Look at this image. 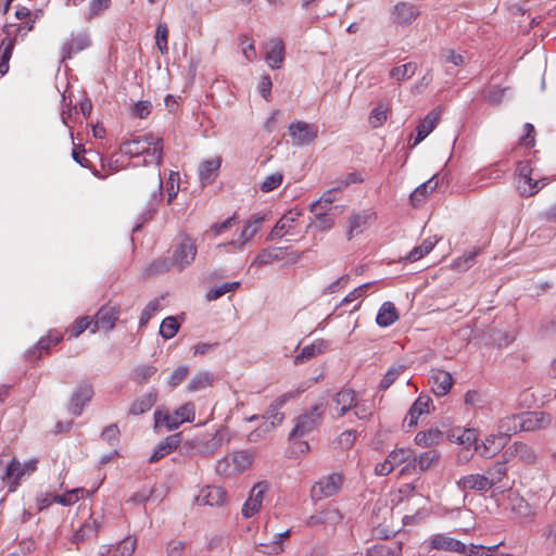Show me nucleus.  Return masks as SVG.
I'll return each mask as SVG.
<instances>
[{
  "label": "nucleus",
  "mask_w": 556,
  "mask_h": 556,
  "mask_svg": "<svg viewBox=\"0 0 556 556\" xmlns=\"http://www.w3.org/2000/svg\"><path fill=\"white\" fill-rule=\"evenodd\" d=\"M119 151L123 154L136 157L144 155L143 163L160 165L163 159V139L153 134H146L130 140L123 141Z\"/></svg>",
  "instance_id": "obj_1"
},
{
  "label": "nucleus",
  "mask_w": 556,
  "mask_h": 556,
  "mask_svg": "<svg viewBox=\"0 0 556 556\" xmlns=\"http://www.w3.org/2000/svg\"><path fill=\"white\" fill-rule=\"evenodd\" d=\"M138 192L143 199H147V206L140 214L141 223L134 227L138 231L140 227L151 220L157 212L159 204L163 199V184L159 170H152L147 177L138 181Z\"/></svg>",
  "instance_id": "obj_2"
},
{
  "label": "nucleus",
  "mask_w": 556,
  "mask_h": 556,
  "mask_svg": "<svg viewBox=\"0 0 556 556\" xmlns=\"http://www.w3.org/2000/svg\"><path fill=\"white\" fill-rule=\"evenodd\" d=\"M326 402L321 401L304 410L294 419V427L291 431L292 438H303L317 430L324 420Z\"/></svg>",
  "instance_id": "obj_3"
},
{
  "label": "nucleus",
  "mask_w": 556,
  "mask_h": 556,
  "mask_svg": "<svg viewBox=\"0 0 556 556\" xmlns=\"http://www.w3.org/2000/svg\"><path fill=\"white\" fill-rule=\"evenodd\" d=\"M195 416L194 405L186 403L177 408L174 414L155 410L154 419L156 426H165L168 430L177 429L185 421H193Z\"/></svg>",
  "instance_id": "obj_4"
},
{
  "label": "nucleus",
  "mask_w": 556,
  "mask_h": 556,
  "mask_svg": "<svg viewBox=\"0 0 556 556\" xmlns=\"http://www.w3.org/2000/svg\"><path fill=\"white\" fill-rule=\"evenodd\" d=\"M119 314L121 311L117 305L110 303L102 305L92 318L93 327L91 328V332L94 333L97 330H112L119 318Z\"/></svg>",
  "instance_id": "obj_5"
},
{
  "label": "nucleus",
  "mask_w": 556,
  "mask_h": 556,
  "mask_svg": "<svg viewBox=\"0 0 556 556\" xmlns=\"http://www.w3.org/2000/svg\"><path fill=\"white\" fill-rule=\"evenodd\" d=\"M21 27L14 25H5L3 31L7 37L1 41L0 45V74L5 75L9 72V61L12 56V52L15 45V39Z\"/></svg>",
  "instance_id": "obj_6"
},
{
  "label": "nucleus",
  "mask_w": 556,
  "mask_h": 556,
  "mask_svg": "<svg viewBox=\"0 0 556 556\" xmlns=\"http://www.w3.org/2000/svg\"><path fill=\"white\" fill-rule=\"evenodd\" d=\"M343 519L341 511L334 507H327L312 515L306 520L307 527L336 528Z\"/></svg>",
  "instance_id": "obj_7"
},
{
  "label": "nucleus",
  "mask_w": 556,
  "mask_h": 556,
  "mask_svg": "<svg viewBox=\"0 0 556 556\" xmlns=\"http://www.w3.org/2000/svg\"><path fill=\"white\" fill-rule=\"evenodd\" d=\"M343 483V477L340 473H331L323 479H320L314 486H313V495L319 500L321 497H330L334 494H337Z\"/></svg>",
  "instance_id": "obj_8"
},
{
  "label": "nucleus",
  "mask_w": 556,
  "mask_h": 556,
  "mask_svg": "<svg viewBox=\"0 0 556 556\" xmlns=\"http://www.w3.org/2000/svg\"><path fill=\"white\" fill-rule=\"evenodd\" d=\"M289 134L296 144H309L317 138L318 129L315 125L296 121L290 124Z\"/></svg>",
  "instance_id": "obj_9"
},
{
  "label": "nucleus",
  "mask_w": 556,
  "mask_h": 556,
  "mask_svg": "<svg viewBox=\"0 0 556 556\" xmlns=\"http://www.w3.org/2000/svg\"><path fill=\"white\" fill-rule=\"evenodd\" d=\"M92 396V386L89 382L79 383L71 397L70 412L75 416H79L83 413L84 406L91 401Z\"/></svg>",
  "instance_id": "obj_10"
},
{
  "label": "nucleus",
  "mask_w": 556,
  "mask_h": 556,
  "mask_svg": "<svg viewBox=\"0 0 556 556\" xmlns=\"http://www.w3.org/2000/svg\"><path fill=\"white\" fill-rule=\"evenodd\" d=\"M439 453L435 450L426 451L413 458L403 469L402 473L424 472L439 462Z\"/></svg>",
  "instance_id": "obj_11"
},
{
  "label": "nucleus",
  "mask_w": 556,
  "mask_h": 556,
  "mask_svg": "<svg viewBox=\"0 0 556 556\" xmlns=\"http://www.w3.org/2000/svg\"><path fill=\"white\" fill-rule=\"evenodd\" d=\"M519 426L523 431H535L549 426L552 419L549 414L544 412H528L519 415Z\"/></svg>",
  "instance_id": "obj_12"
},
{
  "label": "nucleus",
  "mask_w": 556,
  "mask_h": 556,
  "mask_svg": "<svg viewBox=\"0 0 556 556\" xmlns=\"http://www.w3.org/2000/svg\"><path fill=\"white\" fill-rule=\"evenodd\" d=\"M429 383L437 396H444L450 392L453 386V378L448 371L435 369L431 370Z\"/></svg>",
  "instance_id": "obj_13"
},
{
  "label": "nucleus",
  "mask_w": 556,
  "mask_h": 556,
  "mask_svg": "<svg viewBox=\"0 0 556 556\" xmlns=\"http://www.w3.org/2000/svg\"><path fill=\"white\" fill-rule=\"evenodd\" d=\"M456 484L458 489L463 492H488L490 489L488 486V478H484L482 473H469L460 477Z\"/></svg>",
  "instance_id": "obj_14"
},
{
  "label": "nucleus",
  "mask_w": 556,
  "mask_h": 556,
  "mask_svg": "<svg viewBox=\"0 0 556 556\" xmlns=\"http://www.w3.org/2000/svg\"><path fill=\"white\" fill-rule=\"evenodd\" d=\"M197 255V247L190 238H185L179 242L174 252V261L180 268L188 266L193 262Z\"/></svg>",
  "instance_id": "obj_15"
},
{
  "label": "nucleus",
  "mask_w": 556,
  "mask_h": 556,
  "mask_svg": "<svg viewBox=\"0 0 556 556\" xmlns=\"http://www.w3.org/2000/svg\"><path fill=\"white\" fill-rule=\"evenodd\" d=\"M285 43L280 38H273L267 43L265 60L273 70L280 68L285 61Z\"/></svg>",
  "instance_id": "obj_16"
},
{
  "label": "nucleus",
  "mask_w": 556,
  "mask_h": 556,
  "mask_svg": "<svg viewBox=\"0 0 556 556\" xmlns=\"http://www.w3.org/2000/svg\"><path fill=\"white\" fill-rule=\"evenodd\" d=\"M226 492L220 486L207 485L195 497L199 505L220 506L226 501Z\"/></svg>",
  "instance_id": "obj_17"
},
{
  "label": "nucleus",
  "mask_w": 556,
  "mask_h": 556,
  "mask_svg": "<svg viewBox=\"0 0 556 556\" xmlns=\"http://www.w3.org/2000/svg\"><path fill=\"white\" fill-rule=\"evenodd\" d=\"M90 46L89 35L86 33L72 34L71 39L62 47V60L71 59L73 54L78 53Z\"/></svg>",
  "instance_id": "obj_18"
},
{
  "label": "nucleus",
  "mask_w": 556,
  "mask_h": 556,
  "mask_svg": "<svg viewBox=\"0 0 556 556\" xmlns=\"http://www.w3.org/2000/svg\"><path fill=\"white\" fill-rule=\"evenodd\" d=\"M264 222V217L262 216H253L251 219L247 222L244 225L240 237L238 240H232L225 245H232L236 249L241 250L247 242H249L260 230L262 223Z\"/></svg>",
  "instance_id": "obj_19"
},
{
  "label": "nucleus",
  "mask_w": 556,
  "mask_h": 556,
  "mask_svg": "<svg viewBox=\"0 0 556 556\" xmlns=\"http://www.w3.org/2000/svg\"><path fill=\"white\" fill-rule=\"evenodd\" d=\"M300 215L301 212L296 210H290L276 223L267 239L275 240L277 238H282L293 227V223Z\"/></svg>",
  "instance_id": "obj_20"
},
{
  "label": "nucleus",
  "mask_w": 556,
  "mask_h": 556,
  "mask_svg": "<svg viewBox=\"0 0 556 556\" xmlns=\"http://www.w3.org/2000/svg\"><path fill=\"white\" fill-rule=\"evenodd\" d=\"M505 443V437L492 435L486 438L481 444L476 445L475 451L478 452L481 457L491 458L503 448Z\"/></svg>",
  "instance_id": "obj_21"
},
{
  "label": "nucleus",
  "mask_w": 556,
  "mask_h": 556,
  "mask_svg": "<svg viewBox=\"0 0 556 556\" xmlns=\"http://www.w3.org/2000/svg\"><path fill=\"white\" fill-rule=\"evenodd\" d=\"M440 113L437 110L430 111L416 128V136L413 146L420 143L437 126Z\"/></svg>",
  "instance_id": "obj_22"
},
{
  "label": "nucleus",
  "mask_w": 556,
  "mask_h": 556,
  "mask_svg": "<svg viewBox=\"0 0 556 556\" xmlns=\"http://www.w3.org/2000/svg\"><path fill=\"white\" fill-rule=\"evenodd\" d=\"M222 165V157L217 156L212 160L203 161L199 167V178L202 185L212 184L219 172Z\"/></svg>",
  "instance_id": "obj_23"
},
{
  "label": "nucleus",
  "mask_w": 556,
  "mask_h": 556,
  "mask_svg": "<svg viewBox=\"0 0 556 556\" xmlns=\"http://www.w3.org/2000/svg\"><path fill=\"white\" fill-rule=\"evenodd\" d=\"M429 544H430L431 548H433V549L454 552V553L464 552V543L463 542H460L456 539L446 536L444 534L433 535L430 539Z\"/></svg>",
  "instance_id": "obj_24"
},
{
  "label": "nucleus",
  "mask_w": 556,
  "mask_h": 556,
  "mask_svg": "<svg viewBox=\"0 0 556 556\" xmlns=\"http://www.w3.org/2000/svg\"><path fill=\"white\" fill-rule=\"evenodd\" d=\"M327 342L324 340H316L312 344L304 346L301 352L294 356V364L302 365L309 359L323 354L327 350Z\"/></svg>",
  "instance_id": "obj_25"
},
{
  "label": "nucleus",
  "mask_w": 556,
  "mask_h": 556,
  "mask_svg": "<svg viewBox=\"0 0 556 556\" xmlns=\"http://www.w3.org/2000/svg\"><path fill=\"white\" fill-rule=\"evenodd\" d=\"M181 442V433H175L165 439V441L161 442L154 453L150 456V463H156L170 452L175 451Z\"/></svg>",
  "instance_id": "obj_26"
},
{
  "label": "nucleus",
  "mask_w": 556,
  "mask_h": 556,
  "mask_svg": "<svg viewBox=\"0 0 556 556\" xmlns=\"http://www.w3.org/2000/svg\"><path fill=\"white\" fill-rule=\"evenodd\" d=\"M484 478H488V486L491 490L493 486L500 484L507 476L506 462L496 460L488 467L484 473Z\"/></svg>",
  "instance_id": "obj_27"
},
{
  "label": "nucleus",
  "mask_w": 556,
  "mask_h": 556,
  "mask_svg": "<svg viewBox=\"0 0 556 556\" xmlns=\"http://www.w3.org/2000/svg\"><path fill=\"white\" fill-rule=\"evenodd\" d=\"M399 317L400 315L395 305L392 302H384L378 311L376 323L380 327H389L393 325Z\"/></svg>",
  "instance_id": "obj_28"
},
{
  "label": "nucleus",
  "mask_w": 556,
  "mask_h": 556,
  "mask_svg": "<svg viewBox=\"0 0 556 556\" xmlns=\"http://www.w3.org/2000/svg\"><path fill=\"white\" fill-rule=\"evenodd\" d=\"M355 402V393L351 389H343L333 396L334 409L338 416H343L350 408L353 407Z\"/></svg>",
  "instance_id": "obj_29"
},
{
  "label": "nucleus",
  "mask_w": 556,
  "mask_h": 556,
  "mask_svg": "<svg viewBox=\"0 0 556 556\" xmlns=\"http://www.w3.org/2000/svg\"><path fill=\"white\" fill-rule=\"evenodd\" d=\"M366 556H402V542L377 544L367 551Z\"/></svg>",
  "instance_id": "obj_30"
},
{
  "label": "nucleus",
  "mask_w": 556,
  "mask_h": 556,
  "mask_svg": "<svg viewBox=\"0 0 556 556\" xmlns=\"http://www.w3.org/2000/svg\"><path fill=\"white\" fill-rule=\"evenodd\" d=\"M451 441L466 446L467 451L472 445H478L477 432L475 429H453L451 432Z\"/></svg>",
  "instance_id": "obj_31"
},
{
  "label": "nucleus",
  "mask_w": 556,
  "mask_h": 556,
  "mask_svg": "<svg viewBox=\"0 0 556 556\" xmlns=\"http://www.w3.org/2000/svg\"><path fill=\"white\" fill-rule=\"evenodd\" d=\"M394 14L396 23L407 25L419 15V12L413 4L402 2L395 5Z\"/></svg>",
  "instance_id": "obj_32"
},
{
  "label": "nucleus",
  "mask_w": 556,
  "mask_h": 556,
  "mask_svg": "<svg viewBox=\"0 0 556 556\" xmlns=\"http://www.w3.org/2000/svg\"><path fill=\"white\" fill-rule=\"evenodd\" d=\"M290 397V393L282 394L276 399L267 409L266 418L270 420L273 427L279 425L283 420L285 414L279 412V409L287 403Z\"/></svg>",
  "instance_id": "obj_33"
},
{
  "label": "nucleus",
  "mask_w": 556,
  "mask_h": 556,
  "mask_svg": "<svg viewBox=\"0 0 556 556\" xmlns=\"http://www.w3.org/2000/svg\"><path fill=\"white\" fill-rule=\"evenodd\" d=\"M509 450L515 457L526 464H533L536 460V452L527 443L515 442Z\"/></svg>",
  "instance_id": "obj_34"
},
{
  "label": "nucleus",
  "mask_w": 556,
  "mask_h": 556,
  "mask_svg": "<svg viewBox=\"0 0 556 556\" xmlns=\"http://www.w3.org/2000/svg\"><path fill=\"white\" fill-rule=\"evenodd\" d=\"M438 187V181L435 180V177L430 178L428 181L421 184L418 186L412 193H410V202L414 206L420 205L427 194L431 191H433Z\"/></svg>",
  "instance_id": "obj_35"
},
{
  "label": "nucleus",
  "mask_w": 556,
  "mask_h": 556,
  "mask_svg": "<svg viewBox=\"0 0 556 556\" xmlns=\"http://www.w3.org/2000/svg\"><path fill=\"white\" fill-rule=\"evenodd\" d=\"M443 438V433L438 428H430L428 431H420L415 437L417 445L429 447L437 445Z\"/></svg>",
  "instance_id": "obj_36"
},
{
  "label": "nucleus",
  "mask_w": 556,
  "mask_h": 556,
  "mask_svg": "<svg viewBox=\"0 0 556 556\" xmlns=\"http://www.w3.org/2000/svg\"><path fill=\"white\" fill-rule=\"evenodd\" d=\"M156 402V393L149 392L141 397L137 399L130 406L129 413L131 415H141L152 408Z\"/></svg>",
  "instance_id": "obj_37"
},
{
  "label": "nucleus",
  "mask_w": 556,
  "mask_h": 556,
  "mask_svg": "<svg viewBox=\"0 0 556 556\" xmlns=\"http://www.w3.org/2000/svg\"><path fill=\"white\" fill-rule=\"evenodd\" d=\"M438 241L439 240L435 236L425 239L422 243L418 247H415L405 258L412 263L420 260L432 251Z\"/></svg>",
  "instance_id": "obj_38"
},
{
  "label": "nucleus",
  "mask_w": 556,
  "mask_h": 556,
  "mask_svg": "<svg viewBox=\"0 0 556 556\" xmlns=\"http://www.w3.org/2000/svg\"><path fill=\"white\" fill-rule=\"evenodd\" d=\"M290 530H287L282 533H278L275 535L274 540L270 543H260L257 548L263 554L268 555H277L282 552V540L289 538Z\"/></svg>",
  "instance_id": "obj_39"
},
{
  "label": "nucleus",
  "mask_w": 556,
  "mask_h": 556,
  "mask_svg": "<svg viewBox=\"0 0 556 556\" xmlns=\"http://www.w3.org/2000/svg\"><path fill=\"white\" fill-rule=\"evenodd\" d=\"M136 538L127 536L109 549V554L110 556H131L136 549Z\"/></svg>",
  "instance_id": "obj_40"
},
{
  "label": "nucleus",
  "mask_w": 556,
  "mask_h": 556,
  "mask_svg": "<svg viewBox=\"0 0 556 556\" xmlns=\"http://www.w3.org/2000/svg\"><path fill=\"white\" fill-rule=\"evenodd\" d=\"M519 415H511L507 416L500 421V435L510 437L514 433H517V431L521 430V427L519 426Z\"/></svg>",
  "instance_id": "obj_41"
},
{
  "label": "nucleus",
  "mask_w": 556,
  "mask_h": 556,
  "mask_svg": "<svg viewBox=\"0 0 556 556\" xmlns=\"http://www.w3.org/2000/svg\"><path fill=\"white\" fill-rule=\"evenodd\" d=\"M100 525L96 519L85 522L73 535L74 541L80 542L89 539L91 536H96L98 533Z\"/></svg>",
  "instance_id": "obj_42"
},
{
  "label": "nucleus",
  "mask_w": 556,
  "mask_h": 556,
  "mask_svg": "<svg viewBox=\"0 0 556 556\" xmlns=\"http://www.w3.org/2000/svg\"><path fill=\"white\" fill-rule=\"evenodd\" d=\"M417 70V64L414 62H408L404 65L393 67L390 71V77L397 80H406L414 76Z\"/></svg>",
  "instance_id": "obj_43"
},
{
  "label": "nucleus",
  "mask_w": 556,
  "mask_h": 556,
  "mask_svg": "<svg viewBox=\"0 0 556 556\" xmlns=\"http://www.w3.org/2000/svg\"><path fill=\"white\" fill-rule=\"evenodd\" d=\"M253 462V453L250 451H240L232 455L233 470L242 472L250 467Z\"/></svg>",
  "instance_id": "obj_44"
},
{
  "label": "nucleus",
  "mask_w": 556,
  "mask_h": 556,
  "mask_svg": "<svg viewBox=\"0 0 556 556\" xmlns=\"http://www.w3.org/2000/svg\"><path fill=\"white\" fill-rule=\"evenodd\" d=\"M539 182L540 180L527 176L525 179H518L517 189L522 197H532L540 190Z\"/></svg>",
  "instance_id": "obj_45"
},
{
  "label": "nucleus",
  "mask_w": 556,
  "mask_h": 556,
  "mask_svg": "<svg viewBox=\"0 0 556 556\" xmlns=\"http://www.w3.org/2000/svg\"><path fill=\"white\" fill-rule=\"evenodd\" d=\"M337 210V207H329L328 211L317 210V212H312L316 218L315 227L319 230H328L333 225V217L331 211Z\"/></svg>",
  "instance_id": "obj_46"
},
{
  "label": "nucleus",
  "mask_w": 556,
  "mask_h": 556,
  "mask_svg": "<svg viewBox=\"0 0 556 556\" xmlns=\"http://www.w3.org/2000/svg\"><path fill=\"white\" fill-rule=\"evenodd\" d=\"M157 368L153 365H141L131 371V379L138 384L146 383L155 372Z\"/></svg>",
  "instance_id": "obj_47"
},
{
  "label": "nucleus",
  "mask_w": 556,
  "mask_h": 556,
  "mask_svg": "<svg viewBox=\"0 0 556 556\" xmlns=\"http://www.w3.org/2000/svg\"><path fill=\"white\" fill-rule=\"evenodd\" d=\"M478 249L465 252L462 256H459L453 262V268L459 271H465L469 269L473 265L475 258L478 255Z\"/></svg>",
  "instance_id": "obj_48"
},
{
  "label": "nucleus",
  "mask_w": 556,
  "mask_h": 556,
  "mask_svg": "<svg viewBox=\"0 0 556 556\" xmlns=\"http://www.w3.org/2000/svg\"><path fill=\"white\" fill-rule=\"evenodd\" d=\"M405 370V366L402 364H395L389 368L382 380L380 381L379 388L380 390L389 389L392 383L396 380V378L403 374Z\"/></svg>",
  "instance_id": "obj_49"
},
{
  "label": "nucleus",
  "mask_w": 556,
  "mask_h": 556,
  "mask_svg": "<svg viewBox=\"0 0 556 556\" xmlns=\"http://www.w3.org/2000/svg\"><path fill=\"white\" fill-rule=\"evenodd\" d=\"M52 333L50 332L47 337L41 338L36 346L26 353V357L29 361L39 359L42 351H49L51 348Z\"/></svg>",
  "instance_id": "obj_50"
},
{
  "label": "nucleus",
  "mask_w": 556,
  "mask_h": 556,
  "mask_svg": "<svg viewBox=\"0 0 556 556\" xmlns=\"http://www.w3.org/2000/svg\"><path fill=\"white\" fill-rule=\"evenodd\" d=\"M213 381V376L210 372H200L188 384V390L190 392H197L205 389L211 386Z\"/></svg>",
  "instance_id": "obj_51"
},
{
  "label": "nucleus",
  "mask_w": 556,
  "mask_h": 556,
  "mask_svg": "<svg viewBox=\"0 0 556 556\" xmlns=\"http://www.w3.org/2000/svg\"><path fill=\"white\" fill-rule=\"evenodd\" d=\"M179 330V324L175 317H166L160 326V333L164 339H172Z\"/></svg>",
  "instance_id": "obj_52"
},
{
  "label": "nucleus",
  "mask_w": 556,
  "mask_h": 556,
  "mask_svg": "<svg viewBox=\"0 0 556 556\" xmlns=\"http://www.w3.org/2000/svg\"><path fill=\"white\" fill-rule=\"evenodd\" d=\"M89 327H93V319L89 316H85L75 320L68 329L70 338L79 337Z\"/></svg>",
  "instance_id": "obj_53"
},
{
  "label": "nucleus",
  "mask_w": 556,
  "mask_h": 556,
  "mask_svg": "<svg viewBox=\"0 0 556 556\" xmlns=\"http://www.w3.org/2000/svg\"><path fill=\"white\" fill-rule=\"evenodd\" d=\"M167 39L168 28L166 24H159L155 31V43L161 54H166L168 52Z\"/></svg>",
  "instance_id": "obj_54"
},
{
  "label": "nucleus",
  "mask_w": 556,
  "mask_h": 556,
  "mask_svg": "<svg viewBox=\"0 0 556 556\" xmlns=\"http://www.w3.org/2000/svg\"><path fill=\"white\" fill-rule=\"evenodd\" d=\"M388 108L383 103H379L370 113L369 124L372 128L380 127L387 121Z\"/></svg>",
  "instance_id": "obj_55"
},
{
  "label": "nucleus",
  "mask_w": 556,
  "mask_h": 556,
  "mask_svg": "<svg viewBox=\"0 0 556 556\" xmlns=\"http://www.w3.org/2000/svg\"><path fill=\"white\" fill-rule=\"evenodd\" d=\"M283 181V175L280 172L273 173L267 176L260 186V189L268 193L275 189H277Z\"/></svg>",
  "instance_id": "obj_56"
},
{
  "label": "nucleus",
  "mask_w": 556,
  "mask_h": 556,
  "mask_svg": "<svg viewBox=\"0 0 556 556\" xmlns=\"http://www.w3.org/2000/svg\"><path fill=\"white\" fill-rule=\"evenodd\" d=\"M498 547V545H492V546H483V545H475L470 544L467 546L464 544V552H459L458 554L465 555V556H480L482 553L485 552L486 556H492V553Z\"/></svg>",
  "instance_id": "obj_57"
},
{
  "label": "nucleus",
  "mask_w": 556,
  "mask_h": 556,
  "mask_svg": "<svg viewBox=\"0 0 556 556\" xmlns=\"http://www.w3.org/2000/svg\"><path fill=\"white\" fill-rule=\"evenodd\" d=\"M412 457V451L408 448H397L392 451L387 459L392 465L393 468L400 466L401 464L407 462Z\"/></svg>",
  "instance_id": "obj_58"
},
{
  "label": "nucleus",
  "mask_w": 556,
  "mask_h": 556,
  "mask_svg": "<svg viewBox=\"0 0 556 556\" xmlns=\"http://www.w3.org/2000/svg\"><path fill=\"white\" fill-rule=\"evenodd\" d=\"M280 260V256L276 252L275 248H269L263 250L258 255L255 257L253 265L257 266H264L273 263L274 261Z\"/></svg>",
  "instance_id": "obj_59"
},
{
  "label": "nucleus",
  "mask_w": 556,
  "mask_h": 556,
  "mask_svg": "<svg viewBox=\"0 0 556 556\" xmlns=\"http://www.w3.org/2000/svg\"><path fill=\"white\" fill-rule=\"evenodd\" d=\"M25 470L23 465L16 460L12 459L10 464L7 467L5 475L9 479H14V485L18 484V481L22 479V477L25 475Z\"/></svg>",
  "instance_id": "obj_60"
},
{
  "label": "nucleus",
  "mask_w": 556,
  "mask_h": 556,
  "mask_svg": "<svg viewBox=\"0 0 556 556\" xmlns=\"http://www.w3.org/2000/svg\"><path fill=\"white\" fill-rule=\"evenodd\" d=\"M163 299V296H161L160 299H154L152 301H150L147 306L144 307V309L142 311L141 313V316H140V326H144L149 323L150 318L152 317V315L160 311L161 308V300Z\"/></svg>",
  "instance_id": "obj_61"
},
{
  "label": "nucleus",
  "mask_w": 556,
  "mask_h": 556,
  "mask_svg": "<svg viewBox=\"0 0 556 556\" xmlns=\"http://www.w3.org/2000/svg\"><path fill=\"white\" fill-rule=\"evenodd\" d=\"M301 438H292L291 434L289 435V441L291 443V453L295 457H301L308 453L309 445L306 441L300 440Z\"/></svg>",
  "instance_id": "obj_62"
},
{
  "label": "nucleus",
  "mask_w": 556,
  "mask_h": 556,
  "mask_svg": "<svg viewBox=\"0 0 556 556\" xmlns=\"http://www.w3.org/2000/svg\"><path fill=\"white\" fill-rule=\"evenodd\" d=\"M268 482L260 481L252 486L249 496L252 500L257 501V503L262 506L265 493L268 491Z\"/></svg>",
  "instance_id": "obj_63"
},
{
  "label": "nucleus",
  "mask_w": 556,
  "mask_h": 556,
  "mask_svg": "<svg viewBox=\"0 0 556 556\" xmlns=\"http://www.w3.org/2000/svg\"><path fill=\"white\" fill-rule=\"evenodd\" d=\"M431 402L432 401L428 395H419L409 409L420 416L424 413L429 412V405Z\"/></svg>",
  "instance_id": "obj_64"
}]
</instances>
